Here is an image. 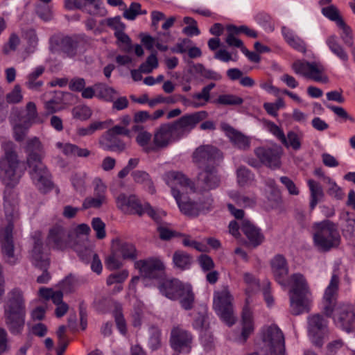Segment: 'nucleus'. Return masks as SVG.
I'll return each instance as SVG.
<instances>
[{"mask_svg": "<svg viewBox=\"0 0 355 355\" xmlns=\"http://www.w3.org/2000/svg\"><path fill=\"white\" fill-rule=\"evenodd\" d=\"M208 113L201 110L186 114L178 119L161 124L153 134V146L155 152L167 148L169 145L188 135L202 121L206 119Z\"/></svg>", "mask_w": 355, "mask_h": 355, "instance_id": "obj_1", "label": "nucleus"}, {"mask_svg": "<svg viewBox=\"0 0 355 355\" xmlns=\"http://www.w3.org/2000/svg\"><path fill=\"white\" fill-rule=\"evenodd\" d=\"M26 152L31 179L40 191L46 193L52 188L53 183L50 172L42 162L44 150L39 139L34 137L29 140L27 142Z\"/></svg>", "mask_w": 355, "mask_h": 355, "instance_id": "obj_2", "label": "nucleus"}, {"mask_svg": "<svg viewBox=\"0 0 355 355\" xmlns=\"http://www.w3.org/2000/svg\"><path fill=\"white\" fill-rule=\"evenodd\" d=\"M26 304L21 290L15 288L8 293L4 305L5 322L12 335H20L25 326Z\"/></svg>", "mask_w": 355, "mask_h": 355, "instance_id": "obj_3", "label": "nucleus"}, {"mask_svg": "<svg viewBox=\"0 0 355 355\" xmlns=\"http://www.w3.org/2000/svg\"><path fill=\"white\" fill-rule=\"evenodd\" d=\"M4 155L0 158V177L6 185L16 184L22 175L20 162L12 141L2 144Z\"/></svg>", "mask_w": 355, "mask_h": 355, "instance_id": "obj_4", "label": "nucleus"}, {"mask_svg": "<svg viewBox=\"0 0 355 355\" xmlns=\"http://www.w3.org/2000/svg\"><path fill=\"white\" fill-rule=\"evenodd\" d=\"M291 285L290 304L291 312L297 315L305 310L311 292L307 280L301 273H294L289 278Z\"/></svg>", "mask_w": 355, "mask_h": 355, "instance_id": "obj_5", "label": "nucleus"}, {"mask_svg": "<svg viewBox=\"0 0 355 355\" xmlns=\"http://www.w3.org/2000/svg\"><path fill=\"white\" fill-rule=\"evenodd\" d=\"M5 214L7 224L0 228V243L1 252L4 261L12 266L16 264L19 258L15 254V245L12 232L14 229L13 220L17 217V212L12 207H8L5 205Z\"/></svg>", "mask_w": 355, "mask_h": 355, "instance_id": "obj_6", "label": "nucleus"}, {"mask_svg": "<svg viewBox=\"0 0 355 355\" xmlns=\"http://www.w3.org/2000/svg\"><path fill=\"white\" fill-rule=\"evenodd\" d=\"M313 242L318 250L328 252L340 243V236L337 225L329 220H324L315 225Z\"/></svg>", "mask_w": 355, "mask_h": 355, "instance_id": "obj_7", "label": "nucleus"}, {"mask_svg": "<svg viewBox=\"0 0 355 355\" xmlns=\"http://www.w3.org/2000/svg\"><path fill=\"white\" fill-rule=\"evenodd\" d=\"M87 42L84 37L79 35L56 37L51 40V51L62 54L63 57L73 58L83 53L86 50Z\"/></svg>", "mask_w": 355, "mask_h": 355, "instance_id": "obj_8", "label": "nucleus"}, {"mask_svg": "<svg viewBox=\"0 0 355 355\" xmlns=\"http://www.w3.org/2000/svg\"><path fill=\"white\" fill-rule=\"evenodd\" d=\"M78 239V235L73 230L55 225L49 230L47 241L53 249L64 250L71 248Z\"/></svg>", "mask_w": 355, "mask_h": 355, "instance_id": "obj_9", "label": "nucleus"}, {"mask_svg": "<svg viewBox=\"0 0 355 355\" xmlns=\"http://www.w3.org/2000/svg\"><path fill=\"white\" fill-rule=\"evenodd\" d=\"M222 158L220 151L209 145L198 147L193 154V162L200 169L216 168Z\"/></svg>", "mask_w": 355, "mask_h": 355, "instance_id": "obj_10", "label": "nucleus"}, {"mask_svg": "<svg viewBox=\"0 0 355 355\" xmlns=\"http://www.w3.org/2000/svg\"><path fill=\"white\" fill-rule=\"evenodd\" d=\"M232 300V296L227 288L216 293L214 298V306L217 314L229 326L233 325L236 321Z\"/></svg>", "mask_w": 355, "mask_h": 355, "instance_id": "obj_11", "label": "nucleus"}, {"mask_svg": "<svg viewBox=\"0 0 355 355\" xmlns=\"http://www.w3.org/2000/svg\"><path fill=\"white\" fill-rule=\"evenodd\" d=\"M292 68L295 73L315 82L327 83L329 81L328 77L324 74L323 66L318 62L297 60L293 62Z\"/></svg>", "mask_w": 355, "mask_h": 355, "instance_id": "obj_12", "label": "nucleus"}, {"mask_svg": "<svg viewBox=\"0 0 355 355\" xmlns=\"http://www.w3.org/2000/svg\"><path fill=\"white\" fill-rule=\"evenodd\" d=\"M193 340L192 334L180 326L174 327L171 331L169 343L175 354H189Z\"/></svg>", "mask_w": 355, "mask_h": 355, "instance_id": "obj_13", "label": "nucleus"}, {"mask_svg": "<svg viewBox=\"0 0 355 355\" xmlns=\"http://www.w3.org/2000/svg\"><path fill=\"white\" fill-rule=\"evenodd\" d=\"M336 323L345 331L350 333L355 329V309L353 304H341L334 311Z\"/></svg>", "mask_w": 355, "mask_h": 355, "instance_id": "obj_14", "label": "nucleus"}, {"mask_svg": "<svg viewBox=\"0 0 355 355\" xmlns=\"http://www.w3.org/2000/svg\"><path fill=\"white\" fill-rule=\"evenodd\" d=\"M135 268L139 270L142 277L148 279H157L165 270L164 263L157 257L136 261Z\"/></svg>", "mask_w": 355, "mask_h": 355, "instance_id": "obj_15", "label": "nucleus"}, {"mask_svg": "<svg viewBox=\"0 0 355 355\" xmlns=\"http://www.w3.org/2000/svg\"><path fill=\"white\" fill-rule=\"evenodd\" d=\"M327 320L320 314L313 315L308 318V331L313 343L318 347L323 345V338L327 331Z\"/></svg>", "mask_w": 355, "mask_h": 355, "instance_id": "obj_16", "label": "nucleus"}, {"mask_svg": "<svg viewBox=\"0 0 355 355\" xmlns=\"http://www.w3.org/2000/svg\"><path fill=\"white\" fill-rule=\"evenodd\" d=\"M340 278L338 274L334 272L328 286L324 291V313L328 318L333 315L334 311L336 306V300L338 293Z\"/></svg>", "mask_w": 355, "mask_h": 355, "instance_id": "obj_17", "label": "nucleus"}, {"mask_svg": "<svg viewBox=\"0 0 355 355\" xmlns=\"http://www.w3.org/2000/svg\"><path fill=\"white\" fill-rule=\"evenodd\" d=\"M116 204L119 209L127 214H137L139 216L144 214V205L135 195L120 193L116 198Z\"/></svg>", "mask_w": 355, "mask_h": 355, "instance_id": "obj_18", "label": "nucleus"}, {"mask_svg": "<svg viewBox=\"0 0 355 355\" xmlns=\"http://www.w3.org/2000/svg\"><path fill=\"white\" fill-rule=\"evenodd\" d=\"M64 7L68 10H80L90 15H103L104 12L99 0H64Z\"/></svg>", "mask_w": 355, "mask_h": 355, "instance_id": "obj_19", "label": "nucleus"}, {"mask_svg": "<svg viewBox=\"0 0 355 355\" xmlns=\"http://www.w3.org/2000/svg\"><path fill=\"white\" fill-rule=\"evenodd\" d=\"M270 266L275 281L281 286H286L289 268L285 257L280 254H276L270 261Z\"/></svg>", "mask_w": 355, "mask_h": 355, "instance_id": "obj_20", "label": "nucleus"}, {"mask_svg": "<svg viewBox=\"0 0 355 355\" xmlns=\"http://www.w3.org/2000/svg\"><path fill=\"white\" fill-rule=\"evenodd\" d=\"M254 153L263 164L274 168L280 166L282 155V148L280 147H259L254 150Z\"/></svg>", "mask_w": 355, "mask_h": 355, "instance_id": "obj_21", "label": "nucleus"}, {"mask_svg": "<svg viewBox=\"0 0 355 355\" xmlns=\"http://www.w3.org/2000/svg\"><path fill=\"white\" fill-rule=\"evenodd\" d=\"M220 182L216 168L202 169L196 180L198 189L202 191H209L216 189Z\"/></svg>", "mask_w": 355, "mask_h": 355, "instance_id": "obj_22", "label": "nucleus"}, {"mask_svg": "<svg viewBox=\"0 0 355 355\" xmlns=\"http://www.w3.org/2000/svg\"><path fill=\"white\" fill-rule=\"evenodd\" d=\"M241 230L248 239V245L253 248L261 245L265 240V236L261 229L248 220H242Z\"/></svg>", "mask_w": 355, "mask_h": 355, "instance_id": "obj_23", "label": "nucleus"}, {"mask_svg": "<svg viewBox=\"0 0 355 355\" xmlns=\"http://www.w3.org/2000/svg\"><path fill=\"white\" fill-rule=\"evenodd\" d=\"M172 195L182 214L189 217L199 216L196 201L192 200L184 194H181V191L175 188L172 189Z\"/></svg>", "mask_w": 355, "mask_h": 355, "instance_id": "obj_24", "label": "nucleus"}, {"mask_svg": "<svg viewBox=\"0 0 355 355\" xmlns=\"http://www.w3.org/2000/svg\"><path fill=\"white\" fill-rule=\"evenodd\" d=\"M31 261L37 268H49L50 259L43 252V243L41 239L34 237V245L31 252Z\"/></svg>", "mask_w": 355, "mask_h": 355, "instance_id": "obj_25", "label": "nucleus"}, {"mask_svg": "<svg viewBox=\"0 0 355 355\" xmlns=\"http://www.w3.org/2000/svg\"><path fill=\"white\" fill-rule=\"evenodd\" d=\"M254 330L252 313L245 306L242 312V330L240 336L236 338V341L240 344H244Z\"/></svg>", "mask_w": 355, "mask_h": 355, "instance_id": "obj_26", "label": "nucleus"}, {"mask_svg": "<svg viewBox=\"0 0 355 355\" xmlns=\"http://www.w3.org/2000/svg\"><path fill=\"white\" fill-rule=\"evenodd\" d=\"M100 146L105 150L121 153L125 150L126 145L119 137L105 132L99 140Z\"/></svg>", "mask_w": 355, "mask_h": 355, "instance_id": "obj_27", "label": "nucleus"}, {"mask_svg": "<svg viewBox=\"0 0 355 355\" xmlns=\"http://www.w3.org/2000/svg\"><path fill=\"white\" fill-rule=\"evenodd\" d=\"M184 284L178 279H166L159 284L158 288L163 295L171 300H175Z\"/></svg>", "mask_w": 355, "mask_h": 355, "instance_id": "obj_28", "label": "nucleus"}, {"mask_svg": "<svg viewBox=\"0 0 355 355\" xmlns=\"http://www.w3.org/2000/svg\"><path fill=\"white\" fill-rule=\"evenodd\" d=\"M112 248L123 259L135 261L137 259V250L131 243L116 240L113 243Z\"/></svg>", "mask_w": 355, "mask_h": 355, "instance_id": "obj_29", "label": "nucleus"}, {"mask_svg": "<svg viewBox=\"0 0 355 355\" xmlns=\"http://www.w3.org/2000/svg\"><path fill=\"white\" fill-rule=\"evenodd\" d=\"M282 35L286 43L295 50L305 53L306 51V42L290 28L283 26L282 28Z\"/></svg>", "mask_w": 355, "mask_h": 355, "instance_id": "obj_30", "label": "nucleus"}, {"mask_svg": "<svg viewBox=\"0 0 355 355\" xmlns=\"http://www.w3.org/2000/svg\"><path fill=\"white\" fill-rule=\"evenodd\" d=\"M181 307L186 310H191L194 306L195 294L190 284H184L177 296Z\"/></svg>", "mask_w": 355, "mask_h": 355, "instance_id": "obj_31", "label": "nucleus"}, {"mask_svg": "<svg viewBox=\"0 0 355 355\" xmlns=\"http://www.w3.org/2000/svg\"><path fill=\"white\" fill-rule=\"evenodd\" d=\"M226 134L233 144L239 149L246 150L249 148L250 141L248 137L237 131L231 126L226 128Z\"/></svg>", "mask_w": 355, "mask_h": 355, "instance_id": "obj_32", "label": "nucleus"}, {"mask_svg": "<svg viewBox=\"0 0 355 355\" xmlns=\"http://www.w3.org/2000/svg\"><path fill=\"white\" fill-rule=\"evenodd\" d=\"M173 267L181 271L190 268L193 262V257L183 250H176L173 254Z\"/></svg>", "mask_w": 355, "mask_h": 355, "instance_id": "obj_33", "label": "nucleus"}, {"mask_svg": "<svg viewBox=\"0 0 355 355\" xmlns=\"http://www.w3.org/2000/svg\"><path fill=\"white\" fill-rule=\"evenodd\" d=\"M105 187L103 184L97 185L96 191H98V195L96 198H87L84 200L82 209H87L91 207L99 208L105 202L106 198L104 194Z\"/></svg>", "mask_w": 355, "mask_h": 355, "instance_id": "obj_34", "label": "nucleus"}, {"mask_svg": "<svg viewBox=\"0 0 355 355\" xmlns=\"http://www.w3.org/2000/svg\"><path fill=\"white\" fill-rule=\"evenodd\" d=\"M308 186L310 190V204L311 210H313L318 202L324 197V191L321 184L313 180L308 181Z\"/></svg>", "mask_w": 355, "mask_h": 355, "instance_id": "obj_35", "label": "nucleus"}, {"mask_svg": "<svg viewBox=\"0 0 355 355\" xmlns=\"http://www.w3.org/2000/svg\"><path fill=\"white\" fill-rule=\"evenodd\" d=\"M326 43L331 51L342 62L344 63L348 62L349 55L345 49L338 42L337 37L335 35L328 37Z\"/></svg>", "mask_w": 355, "mask_h": 355, "instance_id": "obj_36", "label": "nucleus"}, {"mask_svg": "<svg viewBox=\"0 0 355 355\" xmlns=\"http://www.w3.org/2000/svg\"><path fill=\"white\" fill-rule=\"evenodd\" d=\"M170 176L173 181L171 189L175 188L181 191V194H184V189L187 190L189 189L191 191H193V186L192 182L182 173L172 172Z\"/></svg>", "mask_w": 355, "mask_h": 355, "instance_id": "obj_37", "label": "nucleus"}, {"mask_svg": "<svg viewBox=\"0 0 355 355\" xmlns=\"http://www.w3.org/2000/svg\"><path fill=\"white\" fill-rule=\"evenodd\" d=\"M19 121L25 122L28 125H32L38 119L36 105L33 102H28L26 106V112H19L17 115Z\"/></svg>", "mask_w": 355, "mask_h": 355, "instance_id": "obj_38", "label": "nucleus"}, {"mask_svg": "<svg viewBox=\"0 0 355 355\" xmlns=\"http://www.w3.org/2000/svg\"><path fill=\"white\" fill-rule=\"evenodd\" d=\"M45 71L44 66H38L35 69L28 74L25 85L30 89L38 91L43 86L44 82L37 78L41 76Z\"/></svg>", "mask_w": 355, "mask_h": 355, "instance_id": "obj_39", "label": "nucleus"}, {"mask_svg": "<svg viewBox=\"0 0 355 355\" xmlns=\"http://www.w3.org/2000/svg\"><path fill=\"white\" fill-rule=\"evenodd\" d=\"M96 96L108 102L114 100L117 92L112 87L101 83H96Z\"/></svg>", "mask_w": 355, "mask_h": 355, "instance_id": "obj_40", "label": "nucleus"}, {"mask_svg": "<svg viewBox=\"0 0 355 355\" xmlns=\"http://www.w3.org/2000/svg\"><path fill=\"white\" fill-rule=\"evenodd\" d=\"M152 135L145 130L138 133L136 137V141L142 147L143 150L146 153L155 152V148L153 146V142L151 144Z\"/></svg>", "mask_w": 355, "mask_h": 355, "instance_id": "obj_41", "label": "nucleus"}, {"mask_svg": "<svg viewBox=\"0 0 355 355\" xmlns=\"http://www.w3.org/2000/svg\"><path fill=\"white\" fill-rule=\"evenodd\" d=\"M132 176L135 182L142 184L146 187L150 193H155V189L148 173L144 171H135L132 173Z\"/></svg>", "mask_w": 355, "mask_h": 355, "instance_id": "obj_42", "label": "nucleus"}, {"mask_svg": "<svg viewBox=\"0 0 355 355\" xmlns=\"http://www.w3.org/2000/svg\"><path fill=\"white\" fill-rule=\"evenodd\" d=\"M63 153L67 156H77L79 157H87L91 152L87 148H81L76 144H66L63 147Z\"/></svg>", "mask_w": 355, "mask_h": 355, "instance_id": "obj_43", "label": "nucleus"}, {"mask_svg": "<svg viewBox=\"0 0 355 355\" xmlns=\"http://www.w3.org/2000/svg\"><path fill=\"white\" fill-rule=\"evenodd\" d=\"M321 11L325 17L332 21L336 22L337 26L345 21L343 17L340 16L338 9L336 6L333 4L322 8Z\"/></svg>", "mask_w": 355, "mask_h": 355, "instance_id": "obj_44", "label": "nucleus"}, {"mask_svg": "<svg viewBox=\"0 0 355 355\" xmlns=\"http://www.w3.org/2000/svg\"><path fill=\"white\" fill-rule=\"evenodd\" d=\"M161 330L155 326L149 328L148 346L153 351L157 350L161 347Z\"/></svg>", "mask_w": 355, "mask_h": 355, "instance_id": "obj_45", "label": "nucleus"}, {"mask_svg": "<svg viewBox=\"0 0 355 355\" xmlns=\"http://www.w3.org/2000/svg\"><path fill=\"white\" fill-rule=\"evenodd\" d=\"M63 96L62 92H57L54 98L45 103L44 108L48 114H53L60 110Z\"/></svg>", "mask_w": 355, "mask_h": 355, "instance_id": "obj_46", "label": "nucleus"}, {"mask_svg": "<svg viewBox=\"0 0 355 355\" xmlns=\"http://www.w3.org/2000/svg\"><path fill=\"white\" fill-rule=\"evenodd\" d=\"M114 37L117 40V44L126 53L132 51L133 46L130 37L124 32H114Z\"/></svg>", "mask_w": 355, "mask_h": 355, "instance_id": "obj_47", "label": "nucleus"}, {"mask_svg": "<svg viewBox=\"0 0 355 355\" xmlns=\"http://www.w3.org/2000/svg\"><path fill=\"white\" fill-rule=\"evenodd\" d=\"M236 175L238 183L241 186L251 183L254 178V174L245 166H240L236 171Z\"/></svg>", "mask_w": 355, "mask_h": 355, "instance_id": "obj_48", "label": "nucleus"}, {"mask_svg": "<svg viewBox=\"0 0 355 355\" xmlns=\"http://www.w3.org/2000/svg\"><path fill=\"white\" fill-rule=\"evenodd\" d=\"M113 315L118 329L122 334L125 335L127 332L126 322L122 313V307L119 304L115 305Z\"/></svg>", "mask_w": 355, "mask_h": 355, "instance_id": "obj_49", "label": "nucleus"}, {"mask_svg": "<svg viewBox=\"0 0 355 355\" xmlns=\"http://www.w3.org/2000/svg\"><path fill=\"white\" fill-rule=\"evenodd\" d=\"M216 102L224 105H240L243 103V99L234 94H222L218 96Z\"/></svg>", "mask_w": 355, "mask_h": 355, "instance_id": "obj_50", "label": "nucleus"}, {"mask_svg": "<svg viewBox=\"0 0 355 355\" xmlns=\"http://www.w3.org/2000/svg\"><path fill=\"white\" fill-rule=\"evenodd\" d=\"M196 202L198 205L199 215L207 214L214 207V200L210 195L199 198Z\"/></svg>", "mask_w": 355, "mask_h": 355, "instance_id": "obj_51", "label": "nucleus"}, {"mask_svg": "<svg viewBox=\"0 0 355 355\" xmlns=\"http://www.w3.org/2000/svg\"><path fill=\"white\" fill-rule=\"evenodd\" d=\"M120 256L112 248L111 254L107 257L105 264L107 269L110 270H116L122 266V262L120 260Z\"/></svg>", "mask_w": 355, "mask_h": 355, "instance_id": "obj_52", "label": "nucleus"}, {"mask_svg": "<svg viewBox=\"0 0 355 355\" xmlns=\"http://www.w3.org/2000/svg\"><path fill=\"white\" fill-rule=\"evenodd\" d=\"M178 236L183 237L182 244L185 247H191L198 252H205L207 251V247L200 242L191 239V236L188 234L182 233L178 234Z\"/></svg>", "mask_w": 355, "mask_h": 355, "instance_id": "obj_53", "label": "nucleus"}, {"mask_svg": "<svg viewBox=\"0 0 355 355\" xmlns=\"http://www.w3.org/2000/svg\"><path fill=\"white\" fill-rule=\"evenodd\" d=\"M303 137V133L300 132L297 133L293 130L289 131L287 133L286 139L288 141V146H285L288 148L291 146L293 150H297L301 148V139Z\"/></svg>", "mask_w": 355, "mask_h": 355, "instance_id": "obj_54", "label": "nucleus"}, {"mask_svg": "<svg viewBox=\"0 0 355 355\" xmlns=\"http://www.w3.org/2000/svg\"><path fill=\"white\" fill-rule=\"evenodd\" d=\"M343 31L340 37L345 45L352 46L354 44V37L352 30L345 21L338 26Z\"/></svg>", "mask_w": 355, "mask_h": 355, "instance_id": "obj_55", "label": "nucleus"}, {"mask_svg": "<svg viewBox=\"0 0 355 355\" xmlns=\"http://www.w3.org/2000/svg\"><path fill=\"white\" fill-rule=\"evenodd\" d=\"M18 123H16L13 127L14 130V137L16 141H21L24 139L28 130L31 125H28L26 123L19 121L18 119Z\"/></svg>", "mask_w": 355, "mask_h": 355, "instance_id": "obj_56", "label": "nucleus"}, {"mask_svg": "<svg viewBox=\"0 0 355 355\" xmlns=\"http://www.w3.org/2000/svg\"><path fill=\"white\" fill-rule=\"evenodd\" d=\"M92 115L91 109L86 106H78L73 109V116L75 119L85 121Z\"/></svg>", "mask_w": 355, "mask_h": 355, "instance_id": "obj_57", "label": "nucleus"}, {"mask_svg": "<svg viewBox=\"0 0 355 355\" xmlns=\"http://www.w3.org/2000/svg\"><path fill=\"white\" fill-rule=\"evenodd\" d=\"M92 227L96 232V237L98 239H103L105 237V224L98 218H94L92 220Z\"/></svg>", "mask_w": 355, "mask_h": 355, "instance_id": "obj_58", "label": "nucleus"}, {"mask_svg": "<svg viewBox=\"0 0 355 355\" xmlns=\"http://www.w3.org/2000/svg\"><path fill=\"white\" fill-rule=\"evenodd\" d=\"M128 277V272L125 270L110 275L107 279V284H121Z\"/></svg>", "mask_w": 355, "mask_h": 355, "instance_id": "obj_59", "label": "nucleus"}, {"mask_svg": "<svg viewBox=\"0 0 355 355\" xmlns=\"http://www.w3.org/2000/svg\"><path fill=\"white\" fill-rule=\"evenodd\" d=\"M327 108L331 110L335 114L343 120H349L352 123L355 122V119L353 116H350L347 111L342 107H338L333 105H327Z\"/></svg>", "mask_w": 355, "mask_h": 355, "instance_id": "obj_60", "label": "nucleus"}, {"mask_svg": "<svg viewBox=\"0 0 355 355\" xmlns=\"http://www.w3.org/2000/svg\"><path fill=\"white\" fill-rule=\"evenodd\" d=\"M85 252L87 256L92 257V270L97 274H100L102 271V264L98 254L94 253L91 249H86Z\"/></svg>", "mask_w": 355, "mask_h": 355, "instance_id": "obj_61", "label": "nucleus"}, {"mask_svg": "<svg viewBox=\"0 0 355 355\" xmlns=\"http://www.w3.org/2000/svg\"><path fill=\"white\" fill-rule=\"evenodd\" d=\"M141 10V4L137 2H132L129 8L123 12V17L128 20H134L139 15Z\"/></svg>", "mask_w": 355, "mask_h": 355, "instance_id": "obj_62", "label": "nucleus"}, {"mask_svg": "<svg viewBox=\"0 0 355 355\" xmlns=\"http://www.w3.org/2000/svg\"><path fill=\"white\" fill-rule=\"evenodd\" d=\"M71 182L77 191L82 192L85 189V174L75 173L71 178Z\"/></svg>", "mask_w": 355, "mask_h": 355, "instance_id": "obj_63", "label": "nucleus"}, {"mask_svg": "<svg viewBox=\"0 0 355 355\" xmlns=\"http://www.w3.org/2000/svg\"><path fill=\"white\" fill-rule=\"evenodd\" d=\"M21 87L15 85L13 89L6 95V101L9 103H17L22 100Z\"/></svg>", "mask_w": 355, "mask_h": 355, "instance_id": "obj_64", "label": "nucleus"}]
</instances>
